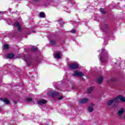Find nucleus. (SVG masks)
<instances>
[{"label": "nucleus", "instance_id": "12", "mask_svg": "<svg viewBox=\"0 0 125 125\" xmlns=\"http://www.w3.org/2000/svg\"><path fill=\"white\" fill-rule=\"evenodd\" d=\"M98 83H101L103 82V77L100 76L97 79Z\"/></svg>", "mask_w": 125, "mask_h": 125}, {"label": "nucleus", "instance_id": "2", "mask_svg": "<svg viewBox=\"0 0 125 125\" xmlns=\"http://www.w3.org/2000/svg\"><path fill=\"white\" fill-rule=\"evenodd\" d=\"M72 76L73 77L75 76H76V77H83V76H84V73L78 70H75V71H74Z\"/></svg>", "mask_w": 125, "mask_h": 125}, {"label": "nucleus", "instance_id": "14", "mask_svg": "<svg viewBox=\"0 0 125 125\" xmlns=\"http://www.w3.org/2000/svg\"><path fill=\"white\" fill-rule=\"evenodd\" d=\"M125 113V109L124 108H121L118 113V114L119 116H121V115H123Z\"/></svg>", "mask_w": 125, "mask_h": 125}, {"label": "nucleus", "instance_id": "18", "mask_svg": "<svg viewBox=\"0 0 125 125\" xmlns=\"http://www.w3.org/2000/svg\"><path fill=\"white\" fill-rule=\"evenodd\" d=\"M50 44L53 46L54 45H55V44H56V42L54 41V40H51L50 42Z\"/></svg>", "mask_w": 125, "mask_h": 125}, {"label": "nucleus", "instance_id": "27", "mask_svg": "<svg viewBox=\"0 0 125 125\" xmlns=\"http://www.w3.org/2000/svg\"><path fill=\"white\" fill-rule=\"evenodd\" d=\"M105 49H102V52H103L104 51Z\"/></svg>", "mask_w": 125, "mask_h": 125}, {"label": "nucleus", "instance_id": "6", "mask_svg": "<svg viewBox=\"0 0 125 125\" xmlns=\"http://www.w3.org/2000/svg\"><path fill=\"white\" fill-rule=\"evenodd\" d=\"M62 53L61 52H57L56 54H54V58L56 59H61L62 58Z\"/></svg>", "mask_w": 125, "mask_h": 125}, {"label": "nucleus", "instance_id": "7", "mask_svg": "<svg viewBox=\"0 0 125 125\" xmlns=\"http://www.w3.org/2000/svg\"><path fill=\"white\" fill-rule=\"evenodd\" d=\"M78 67L79 64L76 62H73L70 64V69H77Z\"/></svg>", "mask_w": 125, "mask_h": 125}, {"label": "nucleus", "instance_id": "22", "mask_svg": "<svg viewBox=\"0 0 125 125\" xmlns=\"http://www.w3.org/2000/svg\"><path fill=\"white\" fill-rule=\"evenodd\" d=\"M58 23H59V24H60L61 25H64V21H63L62 20L59 21Z\"/></svg>", "mask_w": 125, "mask_h": 125}, {"label": "nucleus", "instance_id": "20", "mask_svg": "<svg viewBox=\"0 0 125 125\" xmlns=\"http://www.w3.org/2000/svg\"><path fill=\"white\" fill-rule=\"evenodd\" d=\"M100 12L102 13V14H105V11H104V9L101 8L100 9Z\"/></svg>", "mask_w": 125, "mask_h": 125}, {"label": "nucleus", "instance_id": "23", "mask_svg": "<svg viewBox=\"0 0 125 125\" xmlns=\"http://www.w3.org/2000/svg\"><path fill=\"white\" fill-rule=\"evenodd\" d=\"M31 50H32V51H36V50H38V48H37V47H32Z\"/></svg>", "mask_w": 125, "mask_h": 125}, {"label": "nucleus", "instance_id": "26", "mask_svg": "<svg viewBox=\"0 0 125 125\" xmlns=\"http://www.w3.org/2000/svg\"><path fill=\"white\" fill-rule=\"evenodd\" d=\"M58 98L59 100H62V99H63V97H59Z\"/></svg>", "mask_w": 125, "mask_h": 125}, {"label": "nucleus", "instance_id": "28", "mask_svg": "<svg viewBox=\"0 0 125 125\" xmlns=\"http://www.w3.org/2000/svg\"><path fill=\"white\" fill-rule=\"evenodd\" d=\"M34 1H39L40 0H33Z\"/></svg>", "mask_w": 125, "mask_h": 125}, {"label": "nucleus", "instance_id": "15", "mask_svg": "<svg viewBox=\"0 0 125 125\" xmlns=\"http://www.w3.org/2000/svg\"><path fill=\"white\" fill-rule=\"evenodd\" d=\"M93 106H94V104H91L90 106H89L88 107V110L89 111V112H92V111H93Z\"/></svg>", "mask_w": 125, "mask_h": 125}, {"label": "nucleus", "instance_id": "5", "mask_svg": "<svg viewBox=\"0 0 125 125\" xmlns=\"http://www.w3.org/2000/svg\"><path fill=\"white\" fill-rule=\"evenodd\" d=\"M89 101V99L88 98H83L80 100L79 103L80 104H83L84 103H87Z\"/></svg>", "mask_w": 125, "mask_h": 125}, {"label": "nucleus", "instance_id": "10", "mask_svg": "<svg viewBox=\"0 0 125 125\" xmlns=\"http://www.w3.org/2000/svg\"><path fill=\"white\" fill-rule=\"evenodd\" d=\"M47 101L45 100H41L40 101H38V103L39 105H42L43 104H45Z\"/></svg>", "mask_w": 125, "mask_h": 125}, {"label": "nucleus", "instance_id": "9", "mask_svg": "<svg viewBox=\"0 0 125 125\" xmlns=\"http://www.w3.org/2000/svg\"><path fill=\"white\" fill-rule=\"evenodd\" d=\"M0 101H2V102H4V103H5V104H6V105H8V104H9L10 103L9 101L6 99H3L1 98H0Z\"/></svg>", "mask_w": 125, "mask_h": 125}, {"label": "nucleus", "instance_id": "3", "mask_svg": "<svg viewBox=\"0 0 125 125\" xmlns=\"http://www.w3.org/2000/svg\"><path fill=\"white\" fill-rule=\"evenodd\" d=\"M47 94L49 95V96H57V95H58V92L49 91L47 92Z\"/></svg>", "mask_w": 125, "mask_h": 125}, {"label": "nucleus", "instance_id": "16", "mask_svg": "<svg viewBox=\"0 0 125 125\" xmlns=\"http://www.w3.org/2000/svg\"><path fill=\"white\" fill-rule=\"evenodd\" d=\"M40 17L41 18H44V17H45V14L44 13V12H40Z\"/></svg>", "mask_w": 125, "mask_h": 125}, {"label": "nucleus", "instance_id": "13", "mask_svg": "<svg viewBox=\"0 0 125 125\" xmlns=\"http://www.w3.org/2000/svg\"><path fill=\"white\" fill-rule=\"evenodd\" d=\"M6 57H7V58H8L9 59H13V58H14V54H9L7 55Z\"/></svg>", "mask_w": 125, "mask_h": 125}, {"label": "nucleus", "instance_id": "8", "mask_svg": "<svg viewBox=\"0 0 125 125\" xmlns=\"http://www.w3.org/2000/svg\"><path fill=\"white\" fill-rule=\"evenodd\" d=\"M100 61L102 62V63H104L107 59H108V56H101L100 58Z\"/></svg>", "mask_w": 125, "mask_h": 125}, {"label": "nucleus", "instance_id": "24", "mask_svg": "<svg viewBox=\"0 0 125 125\" xmlns=\"http://www.w3.org/2000/svg\"><path fill=\"white\" fill-rule=\"evenodd\" d=\"M27 102H32V101H33V99H32V98H28L27 99Z\"/></svg>", "mask_w": 125, "mask_h": 125}, {"label": "nucleus", "instance_id": "11", "mask_svg": "<svg viewBox=\"0 0 125 125\" xmlns=\"http://www.w3.org/2000/svg\"><path fill=\"white\" fill-rule=\"evenodd\" d=\"M15 27L18 28V31H20L21 29V25H20V23L17 22L14 24Z\"/></svg>", "mask_w": 125, "mask_h": 125}, {"label": "nucleus", "instance_id": "29", "mask_svg": "<svg viewBox=\"0 0 125 125\" xmlns=\"http://www.w3.org/2000/svg\"><path fill=\"white\" fill-rule=\"evenodd\" d=\"M28 35H30V33H28Z\"/></svg>", "mask_w": 125, "mask_h": 125}, {"label": "nucleus", "instance_id": "25", "mask_svg": "<svg viewBox=\"0 0 125 125\" xmlns=\"http://www.w3.org/2000/svg\"><path fill=\"white\" fill-rule=\"evenodd\" d=\"M71 32L72 34H75V33H76V30L73 29L71 30Z\"/></svg>", "mask_w": 125, "mask_h": 125}, {"label": "nucleus", "instance_id": "1", "mask_svg": "<svg viewBox=\"0 0 125 125\" xmlns=\"http://www.w3.org/2000/svg\"><path fill=\"white\" fill-rule=\"evenodd\" d=\"M120 100L122 102H125V97L121 95H119L112 100L108 101L107 102V107H111V106L113 105V103H118L120 102Z\"/></svg>", "mask_w": 125, "mask_h": 125}, {"label": "nucleus", "instance_id": "17", "mask_svg": "<svg viewBox=\"0 0 125 125\" xmlns=\"http://www.w3.org/2000/svg\"><path fill=\"white\" fill-rule=\"evenodd\" d=\"M102 27L104 29L106 30V29H109V25L106 23H104Z\"/></svg>", "mask_w": 125, "mask_h": 125}, {"label": "nucleus", "instance_id": "19", "mask_svg": "<svg viewBox=\"0 0 125 125\" xmlns=\"http://www.w3.org/2000/svg\"><path fill=\"white\" fill-rule=\"evenodd\" d=\"M93 90V87H90L87 90V93H90Z\"/></svg>", "mask_w": 125, "mask_h": 125}, {"label": "nucleus", "instance_id": "4", "mask_svg": "<svg viewBox=\"0 0 125 125\" xmlns=\"http://www.w3.org/2000/svg\"><path fill=\"white\" fill-rule=\"evenodd\" d=\"M23 60L25 61L26 64L27 65H29V63H30V57H29L27 55H25L23 56V57L22 58Z\"/></svg>", "mask_w": 125, "mask_h": 125}, {"label": "nucleus", "instance_id": "21", "mask_svg": "<svg viewBox=\"0 0 125 125\" xmlns=\"http://www.w3.org/2000/svg\"><path fill=\"white\" fill-rule=\"evenodd\" d=\"M8 44H5L3 46V48H4V49H8Z\"/></svg>", "mask_w": 125, "mask_h": 125}]
</instances>
